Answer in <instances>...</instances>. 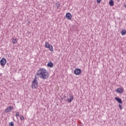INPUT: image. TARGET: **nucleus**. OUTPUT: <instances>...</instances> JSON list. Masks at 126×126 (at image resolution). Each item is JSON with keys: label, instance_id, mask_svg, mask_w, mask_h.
Listing matches in <instances>:
<instances>
[{"label": "nucleus", "instance_id": "nucleus-1", "mask_svg": "<svg viewBox=\"0 0 126 126\" xmlns=\"http://www.w3.org/2000/svg\"><path fill=\"white\" fill-rule=\"evenodd\" d=\"M39 76L42 79H48L49 78V72L45 68H40L37 70L36 74L35 76L34 80L32 82V89H37L38 86V81H37V77Z\"/></svg>", "mask_w": 126, "mask_h": 126}, {"label": "nucleus", "instance_id": "nucleus-2", "mask_svg": "<svg viewBox=\"0 0 126 126\" xmlns=\"http://www.w3.org/2000/svg\"><path fill=\"white\" fill-rule=\"evenodd\" d=\"M69 98H67L66 99V101H67V103H71V101L73 100V95L69 94Z\"/></svg>", "mask_w": 126, "mask_h": 126}, {"label": "nucleus", "instance_id": "nucleus-3", "mask_svg": "<svg viewBox=\"0 0 126 126\" xmlns=\"http://www.w3.org/2000/svg\"><path fill=\"white\" fill-rule=\"evenodd\" d=\"M0 65H5V63H6V59L5 58H3L0 61Z\"/></svg>", "mask_w": 126, "mask_h": 126}, {"label": "nucleus", "instance_id": "nucleus-4", "mask_svg": "<svg viewBox=\"0 0 126 126\" xmlns=\"http://www.w3.org/2000/svg\"><path fill=\"white\" fill-rule=\"evenodd\" d=\"M74 73L76 75H79V74H80V73H81V70L79 68L75 69L74 71Z\"/></svg>", "mask_w": 126, "mask_h": 126}, {"label": "nucleus", "instance_id": "nucleus-5", "mask_svg": "<svg viewBox=\"0 0 126 126\" xmlns=\"http://www.w3.org/2000/svg\"><path fill=\"white\" fill-rule=\"evenodd\" d=\"M13 110V106H9L7 108L5 109V113H10L11 111Z\"/></svg>", "mask_w": 126, "mask_h": 126}, {"label": "nucleus", "instance_id": "nucleus-6", "mask_svg": "<svg viewBox=\"0 0 126 126\" xmlns=\"http://www.w3.org/2000/svg\"><path fill=\"white\" fill-rule=\"evenodd\" d=\"M65 17L66 19H68V20H70V19L72 18V16H71V14H70V13H67L65 15Z\"/></svg>", "mask_w": 126, "mask_h": 126}, {"label": "nucleus", "instance_id": "nucleus-7", "mask_svg": "<svg viewBox=\"0 0 126 126\" xmlns=\"http://www.w3.org/2000/svg\"><path fill=\"white\" fill-rule=\"evenodd\" d=\"M124 88H118L117 89L116 91L118 93H123L124 92Z\"/></svg>", "mask_w": 126, "mask_h": 126}, {"label": "nucleus", "instance_id": "nucleus-8", "mask_svg": "<svg viewBox=\"0 0 126 126\" xmlns=\"http://www.w3.org/2000/svg\"><path fill=\"white\" fill-rule=\"evenodd\" d=\"M115 99L118 102V103H120V104H123V101L122 100V99H121L119 97H115Z\"/></svg>", "mask_w": 126, "mask_h": 126}, {"label": "nucleus", "instance_id": "nucleus-9", "mask_svg": "<svg viewBox=\"0 0 126 126\" xmlns=\"http://www.w3.org/2000/svg\"><path fill=\"white\" fill-rule=\"evenodd\" d=\"M47 48L49 49V51H51V52H53V51H54V48H53V46L52 45L49 46Z\"/></svg>", "mask_w": 126, "mask_h": 126}, {"label": "nucleus", "instance_id": "nucleus-10", "mask_svg": "<svg viewBox=\"0 0 126 126\" xmlns=\"http://www.w3.org/2000/svg\"><path fill=\"white\" fill-rule=\"evenodd\" d=\"M47 65L49 67H53V65H54V64L52 62H49L48 63Z\"/></svg>", "mask_w": 126, "mask_h": 126}, {"label": "nucleus", "instance_id": "nucleus-11", "mask_svg": "<svg viewBox=\"0 0 126 126\" xmlns=\"http://www.w3.org/2000/svg\"><path fill=\"white\" fill-rule=\"evenodd\" d=\"M109 3V5H110V6H114V1L113 0H110Z\"/></svg>", "mask_w": 126, "mask_h": 126}, {"label": "nucleus", "instance_id": "nucleus-12", "mask_svg": "<svg viewBox=\"0 0 126 126\" xmlns=\"http://www.w3.org/2000/svg\"><path fill=\"white\" fill-rule=\"evenodd\" d=\"M12 42L13 44H16V43H17V39H16L15 38H13Z\"/></svg>", "mask_w": 126, "mask_h": 126}, {"label": "nucleus", "instance_id": "nucleus-13", "mask_svg": "<svg viewBox=\"0 0 126 126\" xmlns=\"http://www.w3.org/2000/svg\"><path fill=\"white\" fill-rule=\"evenodd\" d=\"M121 34L124 36V35H126V30H123L121 32Z\"/></svg>", "mask_w": 126, "mask_h": 126}, {"label": "nucleus", "instance_id": "nucleus-14", "mask_svg": "<svg viewBox=\"0 0 126 126\" xmlns=\"http://www.w3.org/2000/svg\"><path fill=\"white\" fill-rule=\"evenodd\" d=\"M56 6H57V9H59V7H60L61 6V5L59 3L57 2V3H56Z\"/></svg>", "mask_w": 126, "mask_h": 126}, {"label": "nucleus", "instance_id": "nucleus-15", "mask_svg": "<svg viewBox=\"0 0 126 126\" xmlns=\"http://www.w3.org/2000/svg\"><path fill=\"white\" fill-rule=\"evenodd\" d=\"M51 45L49 44V43L46 42H45V48H48Z\"/></svg>", "mask_w": 126, "mask_h": 126}, {"label": "nucleus", "instance_id": "nucleus-16", "mask_svg": "<svg viewBox=\"0 0 126 126\" xmlns=\"http://www.w3.org/2000/svg\"><path fill=\"white\" fill-rule=\"evenodd\" d=\"M9 126H14V123H13L12 122L9 123Z\"/></svg>", "mask_w": 126, "mask_h": 126}, {"label": "nucleus", "instance_id": "nucleus-17", "mask_svg": "<svg viewBox=\"0 0 126 126\" xmlns=\"http://www.w3.org/2000/svg\"><path fill=\"white\" fill-rule=\"evenodd\" d=\"M66 98H67V97L65 95H64L62 97V99L63 100H65Z\"/></svg>", "mask_w": 126, "mask_h": 126}, {"label": "nucleus", "instance_id": "nucleus-18", "mask_svg": "<svg viewBox=\"0 0 126 126\" xmlns=\"http://www.w3.org/2000/svg\"><path fill=\"white\" fill-rule=\"evenodd\" d=\"M119 107L120 110H123V106H122V105L119 104Z\"/></svg>", "mask_w": 126, "mask_h": 126}, {"label": "nucleus", "instance_id": "nucleus-19", "mask_svg": "<svg viewBox=\"0 0 126 126\" xmlns=\"http://www.w3.org/2000/svg\"><path fill=\"white\" fill-rule=\"evenodd\" d=\"M20 120H21V121L24 120V117H23V116L21 115V117H20Z\"/></svg>", "mask_w": 126, "mask_h": 126}, {"label": "nucleus", "instance_id": "nucleus-20", "mask_svg": "<svg viewBox=\"0 0 126 126\" xmlns=\"http://www.w3.org/2000/svg\"><path fill=\"white\" fill-rule=\"evenodd\" d=\"M19 112H16V117H19Z\"/></svg>", "mask_w": 126, "mask_h": 126}, {"label": "nucleus", "instance_id": "nucleus-21", "mask_svg": "<svg viewBox=\"0 0 126 126\" xmlns=\"http://www.w3.org/2000/svg\"><path fill=\"white\" fill-rule=\"evenodd\" d=\"M96 1L97 3H100V2H101V0H96Z\"/></svg>", "mask_w": 126, "mask_h": 126}, {"label": "nucleus", "instance_id": "nucleus-22", "mask_svg": "<svg viewBox=\"0 0 126 126\" xmlns=\"http://www.w3.org/2000/svg\"><path fill=\"white\" fill-rule=\"evenodd\" d=\"M125 33H126V30H125Z\"/></svg>", "mask_w": 126, "mask_h": 126}, {"label": "nucleus", "instance_id": "nucleus-23", "mask_svg": "<svg viewBox=\"0 0 126 126\" xmlns=\"http://www.w3.org/2000/svg\"><path fill=\"white\" fill-rule=\"evenodd\" d=\"M125 7H126V5H125Z\"/></svg>", "mask_w": 126, "mask_h": 126}]
</instances>
